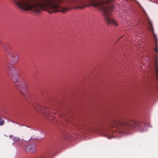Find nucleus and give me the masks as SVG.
Here are the masks:
<instances>
[{
    "label": "nucleus",
    "mask_w": 158,
    "mask_h": 158,
    "mask_svg": "<svg viewBox=\"0 0 158 158\" xmlns=\"http://www.w3.org/2000/svg\"><path fill=\"white\" fill-rule=\"evenodd\" d=\"M5 66L8 75L11 77V79L18 90L20 92L22 96L27 99L29 96L27 93L26 84L24 82H21L18 74V68L10 64L8 60L5 61Z\"/></svg>",
    "instance_id": "obj_1"
},
{
    "label": "nucleus",
    "mask_w": 158,
    "mask_h": 158,
    "mask_svg": "<svg viewBox=\"0 0 158 158\" xmlns=\"http://www.w3.org/2000/svg\"><path fill=\"white\" fill-rule=\"evenodd\" d=\"M140 124L136 121L121 117L111 121L109 125L110 127H114L118 130H122L135 127L139 126Z\"/></svg>",
    "instance_id": "obj_2"
},
{
    "label": "nucleus",
    "mask_w": 158,
    "mask_h": 158,
    "mask_svg": "<svg viewBox=\"0 0 158 158\" xmlns=\"http://www.w3.org/2000/svg\"><path fill=\"white\" fill-rule=\"evenodd\" d=\"M35 108L52 122L54 121V120L53 121L55 117L54 115L56 114L57 112L51 108V106L48 102L43 101L39 102L35 106Z\"/></svg>",
    "instance_id": "obj_3"
},
{
    "label": "nucleus",
    "mask_w": 158,
    "mask_h": 158,
    "mask_svg": "<svg viewBox=\"0 0 158 158\" xmlns=\"http://www.w3.org/2000/svg\"><path fill=\"white\" fill-rule=\"evenodd\" d=\"M57 115H58L60 118H61L64 120V122L63 123V124H66V123H67L69 121V120L68 116L64 113L60 112L57 114Z\"/></svg>",
    "instance_id": "obj_4"
},
{
    "label": "nucleus",
    "mask_w": 158,
    "mask_h": 158,
    "mask_svg": "<svg viewBox=\"0 0 158 158\" xmlns=\"http://www.w3.org/2000/svg\"><path fill=\"white\" fill-rule=\"evenodd\" d=\"M36 147L35 144H29L27 146L26 149L28 152L35 153L37 152V150L35 149Z\"/></svg>",
    "instance_id": "obj_5"
},
{
    "label": "nucleus",
    "mask_w": 158,
    "mask_h": 158,
    "mask_svg": "<svg viewBox=\"0 0 158 158\" xmlns=\"http://www.w3.org/2000/svg\"><path fill=\"white\" fill-rule=\"evenodd\" d=\"M13 140L16 143L19 145H21L24 141V140L22 139L20 140L19 138L16 137L14 138Z\"/></svg>",
    "instance_id": "obj_6"
},
{
    "label": "nucleus",
    "mask_w": 158,
    "mask_h": 158,
    "mask_svg": "<svg viewBox=\"0 0 158 158\" xmlns=\"http://www.w3.org/2000/svg\"><path fill=\"white\" fill-rule=\"evenodd\" d=\"M1 47L3 48L4 50H6L7 48L10 49V45L8 44H5L3 43L2 42L1 43Z\"/></svg>",
    "instance_id": "obj_7"
},
{
    "label": "nucleus",
    "mask_w": 158,
    "mask_h": 158,
    "mask_svg": "<svg viewBox=\"0 0 158 158\" xmlns=\"http://www.w3.org/2000/svg\"><path fill=\"white\" fill-rule=\"evenodd\" d=\"M14 56V57L12 58V60L14 62H17L19 58L18 56L16 54Z\"/></svg>",
    "instance_id": "obj_8"
},
{
    "label": "nucleus",
    "mask_w": 158,
    "mask_h": 158,
    "mask_svg": "<svg viewBox=\"0 0 158 158\" xmlns=\"http://www.w3.org/2000/svg\"><path fill=\"white\" fill-rule=\"evenodd\" d=\"M4 120L1 118L0 117V125L2 126L4 124Z\"/></svg>",
    "instance_id": "obj_9"
},
{
    "label": "nucleus",
    "mask_w": 158,
    "mask_h": 158,
    "mask_svg": "<svg viewBox=\"0 0 158 158\" xmlns=\"http://www.w3.org/2000/svg\"><path fill=\"white\" fill-rule=\"evenodd\" d=\"M7 48L6 50H5V54L7 56L8 55H10L11 53L9 51L7 50Z\"/></svg>",
    "instance_id": "obj_10"
},
{
    "label": "nucleus",
    "mask_w": 158,
    "mask_h": 158,
    "mask_svg": "<svg viewBox=\"0 0 158 158\" xmlns=\"http://www.w3.org/2000/svg\"><path fill=\"white\" fill-rule=\"evenodd\" d=\"M16 54L14 53H11L10 54V57L11 58V60L12 59V58H13L14 56H15Z\"/></svg>",
    "instance_id": "obj_11"
},
{
    "label": "nucleus",
    "mask_w": 158,
    "mask_h": 158,
    "mask_svg": "<svg viewBox=\"0 0 158 158\" xmlns=\"http://www.w3.org/2000/svg\"><path fill=\"white\" fill-rule=\"evenodd\" d=\"M107 137L109 138V139H111L112 137V136L111 135H108L107 136Z\"/></svg>",
    "instance_id": "obj_12"
},
{
    "label": "nucleus",
    "mask_w": 158,
    "mask_h": 158,
    "mask_svg": "<svg viewBox=\"0 0 158 158\" xmlns=\"http://www.w3.org/2000/svg\"><path fill=\"white\" fill-rule=\"evenodd\" d=\"M9 137L10 138H12L13 137V135H10L9 136Z\"/></svg>",
    "instance_id": "obj_13"
}]
</instances>
